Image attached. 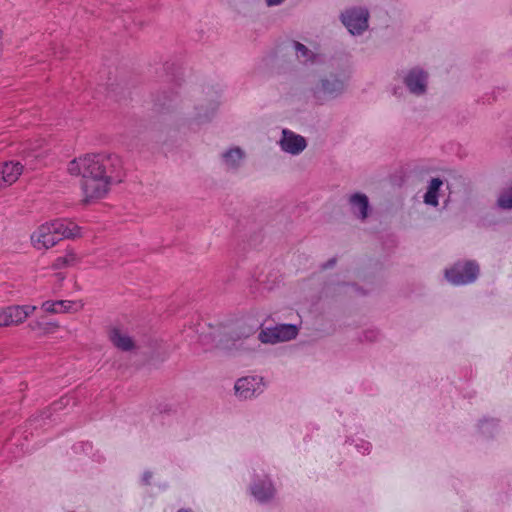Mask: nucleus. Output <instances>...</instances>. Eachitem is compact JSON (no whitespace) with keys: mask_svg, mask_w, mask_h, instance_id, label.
<instances>
[{"mask_svg":"<svg viewBox=\"0 0 512 512\" xmlns=\"http://www.w3.org/2000/svg\"><path fill=\"white\" fill-rule=\"evenodd\" d=\"M178 512H189V511H187V510H179Z\"/></svg>","mask_w":512,"mask_h":512,"instance_id":"obj_26","label":"nucleus"},{"mask_svg":"<svg viewBox=\"0 0 512 512\" xmlns=\"http://www.w3.org/2000/svg\"><path fill=\"white\" fill-rule=\"evenodd\" d=\"M23 165L18 161L0 163V186L6 188L15 183L23 173Z\"/></svg>","mask_w":512,"mask_h":512,"instance_id":"obj_9","label":"nucleus"},{"mask_svg":"<svg viewBox=\"0 0 512 512\" xmlns=\"http://www.w3.org/2000/svg\"><path fill=\"white\" fill-rule=\"evenodd\" d=\"M262 379L258 377H243L235 384V392L242 399H248L261 391Z\"/></svg>","mask_w":512,"mask_h":512,"instance_id":"obj_11","label":"nucleus"},{"mask_svg":"<svg viewBox=\"0 0 512 512\" xmlns=\"http://www.w3.org/2000/svg\"><path fill=\"white\" fill-rule=\"evenodd\" d=\"M31 246L39 252H46L60 242L54 219L38 225L29 237Z\"/></svg>","mask_w":512,"mask_h":512,"instance_id":"obj_3","label":"nucleus"},{"mask_svg":"<svg viewBox=\"0 0 512 512\" xmlns=\"http://www.w3.org/2000/svg\"><path fill=\"white\" fill-rule=\"evenodd\" d=\"M498 205L504 209L512 208V188L501 194Z\"/></svg>","mask_w":512,"mask_h":512,"instance_id":"obj_21","label":"nucleus"},{"mask_svg":"<svg viewBox=\"0 0 512 512\" xmlns=\"http://www.w3.org/2000/svg\"><path fill=\"white\" fill-rule=\"evenodd\" d=\"M83 261V256L73 247H67L61 255L56 257L51 264L53 270H63L78 267Z\"/></svg>","mask_w":512,"mask_h":512,"instance_id":"obj_10","label":"nucleus"},{"mask_svg":"<svg viewBox=\"0 0 512 512\" xmlns=\"http://www.w3.org/2000/svg\"><path fill=\"white\" fill-rule=\"evenodd\" d=\"M350 202L353 206L354 213H359L362 219L367 217L368 211V198L364 194H354L350 198Z\"/></svg>","mask_w":512,"mask_h":512,"instance_id":"obj_16","label":"nucleus"},{"mask_svg":"<svg viewBox=\"0 0 512 512\" xmlns=\"http://www.w3.org/2000/svg\"><path fill=\"white\" fill-rule=\"evenodd\" d=\"M82 300H47L41 304V308L48 314H75L84 309Z\"/></svg>","mask_w":512,"mask_h":512,"instance_id":"obj_6","label":"nucleus"},{"mask_svg":"<svg viewBox=\"0 0 512 512\" xmlns=\"http://www.w3.org/2000/svg\"><path fill=\"white\" fill-rule=\"evenodd\" d=\"M29 327L31 330H40L43 335H47L55 333L60 328V325L56 321H51L44 324L35 322L31 323Z\"/></svg>","mask_w":512,"mask_h":512,"instance_id":"obj_19","label":"nucleus"},{"mask_svg":"<svg viewBox=\"0 0 512 512\" xmlns=\"http://www.w3.org/2000/svg\"><path fill=\"white\" fill-rule=\"evenodd\" d=\"M4 308L8 327L23 324L37 309L35 305H9Z\"/></svg>","mask_w":512,"mask_h":512,"instance_id":"obj_8","label":"nucleus"},{"mask_svg":"<svg viewBox=\"0 0 512 512\" xmlns=\"http://www.w3.org/2000/svg\"><path fill=\"white\" fill-rule=\"evenodd\" d=\"M108 337L111 343L120 350L130 351L135 347L133 339L126 331L120 328H111L108 332Z\"/></svg>","mask_w":512,"mask_h":512,"instance_id":"obj_14","label":"nucleus"},{"mask_svg":"<svg viewBox=\"0 0 512 512\" xmlns=\"http://www.w3.org/2000/svg\"><path fill=\"white\" fill-rule=\"evenodd\" d=\"M442 185V181L439 178H434L431 180L428 190L424 196V201L426 204L437 206L438 205V190Z\"/></svg>","mask_w":512,"mask_h":512,"instance_id":"obj_17","label":"nucleus"},{"mask_svg":"<svg viewBox=\"0 0 512 512\" xmlns=\"http://www.w3.org/2000/svg\"><path fill=\"white\" fill-rule=\"evenodd\" d=\"M479 273L478 266L472 262L463 265H455L453 268L446 270L445 276L449 282L454 285H463L473 282Z\"/></svg>","mask_w":512,"mask_h":512,"instance_id":"obj_5","label":"nucleus"},{"mask_svg":"<svg viewBox=\"0 0 512 512\" xmlns=\"http://www.w3.org/2000/svg\"><path fill=\"white\" fill-rule=\"evenodd\" d=\"M1 327H8L7 326L6 313H5V308L4 307L0 308V328Z\"/></svg>","mask_w":512,"mask_h":512,"instance_id":"obj_24","label":"nucleus"},{"mask_svg":"<svg viewBox=\"0 0 512 512\" xmlns=\"http://www.w3.org/2000/svg\"><path fill=\"white\" fill-rule=\"evenodd\" d=\"M273 488L270 483H265L263 485V488L260 489L258 486H254L252 488V493L259 501H265L272 497L273 495Z\"/></svg>","mask_w":512,"mask_h":512,"instance_id":"obj_20","label":"nucleus"},{"mask_svg":"<svg viewBox=\"0 0 512 512\" xmlns=\"http://www.w3.org/2000/svg\"><path fill=\"white\" fill-rule=\"evenodd\" d=\"M405 83L414 94H422L426 88V74L421 70H411L405 78Z\"/></svg>","mask_w":512,"mask_h":512,"instance_id":"obj_15","label":"nucleus"},{"mask_svg":"<svg viewBox=\"0 0 512 512\" xmlns=\"http://www.w3.org/2000/svg\"><path fill=\"white\" fill-rule=\"evenodd\" d=\"M280 144L281 148L290 154H299L306 147V141L302 136L287 130H283V137Z\"/></svg>","mask_w":512,"mask_h":512,"instance_id":"obj_13","label":"nucleus"},{"mask_svg":"<svg viewBox=\"0 0 512 512\" xmlns=\"http://www.w3.org/2000/svg\"><path fill=\"white\" fill-rule=\"evenodd\" d=\"M223 157H224L225 164L229 168H235L238 166V164L242 160L243 152L239 148H234V149H231L228 152H226Z\"/></svg>","mask_w":512,"mask_h":512,"instance_id":"obj_18","label":"nucleus"},{"mask_svg":"<svg viewBox=\"0 0 512 512\" xmlns=\"http://www.w3.org/2000/svg\"><path fill=\"white\" fill-rule=\"evenodd\" d=\"M322 88L324 93H333L336 90H339L342 88V84L339 82L330 83L329 81H326L322 84Z\"/></svg>","mask_w":512,"mask_h":512,"instance_id":"obj_22","label":"nucleus"},{"mask_svg":"<svg viewBox=\"0 0 512 512\" xmlns=\"http://www.w3.org/2000/svg\"><path fill=\"white\" fill-rule=\"evenodd\" d=\"M342 22L351 34H360L368 26V12L366 10H349L342 15Z\"/></svg>","mask_w":512,"mask_h":512,"instance_id":"obj_7","label":"nucleus"},{"mask_svg":"<svg viewBox=\"0 0 512 512\" xmlns=\"http://www.w3.org/2000/svg\"><path fill=\"white\" fill-rule=\"evenodd\" d=\"M60 241L62 239L76 240L83 237V228L69 219H54Z\"/></svg>","mask_w":512,"mask_h":512,"instance_id":"obj_12","label":"nucleus"},{"mask_svg":"<svg viewBox=\"0 0 512 512\" xmlns=\"http://www.w3.org/2000/svg\"><path fill=\"white\" fill-rule=\"evenodd\" d=\"M298 329L294 325L282 324L272 328L263 329L259 333V340L265 344H276L279 342L289 341L295 338Z\"/></svg>","mask_w":512,"mask_h":512,"instance_id":"obj_4","label":"nucleus"},{"mask_svg":"<svg viewBox=\"0 0 512 512\" xmlns=\"http://www.w3.org/2000/svg\"><path fill=\"white\" fill-rule=\"evenodd\" d=\"M283 0H266L267 4L269 6H274V5H278L282 2Z\"/></svg>","mask_w":512,"mask_h":512,"instance_id":"obj_25","label":"nucleus"},{"mask_svg":"<svg viewBox=\"0 0 512 512\" xmlns=\"http://www.w3.org/2000/svg\"><path fill=\"white\" fill-rule=\"evenodd\" d=\"M295 49L297 53H300L303 57H306L308 54V49L301 43H295Z\"/></svg>","mask_w":512,"mask_h":512,"instance_id":"obj_23","label":"nucleus"},{"mask_svg":"<svg viewBox=\"0 0 512 512\" xmlns=\"http://www.w3.org/2000/svg\"><path fill=\"white\" fill-rule=\"evenodd\" d=\"M80 188L85 203H93L104 198L113 182L121 177H81Z\"/></svg>","mask_w":512,"mask_h":512,"instance_id":"obj_2","label":"nucleus"},{"mask_svg":"<svg viewBox=\"0 0 512 512\" xmlns=\"http://www.w3.org/2000/svg\"><path fill=\"white\" fill-rule=\"evenodd\" d=\"M67 172L75 177H122L123 161L114 153H86L71 160Z\"/></svg>","mask_w":512,"mask_h":512,"instance_id":"obj_1","label":"nucleus"}]
</instances>
